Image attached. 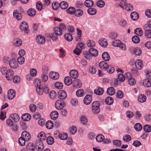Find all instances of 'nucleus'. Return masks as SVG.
<instances>
[{"instance_id": "nucleus-1", "label": "nucleus", "mask_w": 151, "mask_h": 151, "mask_svg": "<svg viewBox=\"0 0 151 151\" xmlns=\"http://www.w3.org/2000/svg\"><path fill=\"white\" fill-rule=\"evenodd\" d=\"M35 84L36 85V91L38 94L42 95L43 93L46 94L48 93L49 89L47 86L45 84H42L40 80L38 78L35 80Z\"/></svg>"}, {"instance_id": "nucleus-2", "label": "nucleus", "mask_w": 151, "mask_h": 151, "mask_svg": "<svg viewBox=\"0 0 151 151\" xmlns=\"http://www.w3.org/2000/svg\"><path fill=\"white\" fill-rule=\"evenodd\" d=\"M100 103L97 101L93 102L92 104V112L94 114H98L100 112Z\"/></svg>"}, {"instance_id": "nucleus-3", "label": "nucleus", "mask_w": 151, "mask_h": 151, "mask_svg": "<svg viewBox=\"0 0 151 151\" xmlns=\"http://www.w3.org/2000/svg\"><path fill=\"white\" fill-rule=\"evenodd\" d=\"M28 25L27 23L25 22L21 23L20 26V28L22 31H23L26 34L28 33L29 29H28Z\"/></svg>"}, {"instance_id": "nucleus-4", "label": "nucleus", "mask_w": 151, "mask_h": 151, "mask_svg": "<svg viewBox=\"0 0 151 151\" xmlns=\"http://www.w3.org/2000/svg\"><path fill=\"white\" fill-rule=\"evenodd\" d=\"M36 149L38 151H42L44 149V146L42 141L40 139L36 140L35 143Z\"/></svg>"}, {"instance_id": "nucleus-5", "label": "nucleus", "mask_w": 151, "mask_h": 151, "mask_svg": "<svg viewBox=\"0 0 151 151\" xmlns=\"http://www.w3.org/2000/svg\"><path fill=\"white\" fill-rule=\"evenodd\" d=\"M65 105L64 100H57L55 103V106L58 109H62L64 107Z\"/></svg>"}, {"instance_id": "nucleus-6", "label": "nucleus", "mask_w": 151, "mask_h": 151, "mask_svg": "<svg viewBox=\"0 0 151 151\" xmlns=\"http://www.w3.org/2000/svg\"><path fill=\"white\" fill-rule=\"evenodd\" d=\"M35 146L33 143H28L26 146V148L22 149L21 151H35Z\"/></svg>"}, {"instance_id": "nucleus-7", "label": "nucleus", "mask_w": 151, "mask_h": 151, "mask_svg": "<svg viewBox=\"0 0 151 151\" xmlns=\"http://www.w3.org/2000/svg\"><path fill=\"white\" fill-rule=\"evenodd\" d=\"M6 75V77L8 80H12L14 75L13 70L11 69H9L7 70Z\"/></svg>"}, {"instance_id": "nucleus-8", "label": "nucleus", "mask_w": 151, "mask_h": 151, "mask_svg": "<svg viewBox=\"0 0 151 151\" xmlns=\"http://www.w3.org/2000/svg\"><path fill=\"white\" fill-rule=\"evenodd\" d=\"M37 42L40 45L44 44L45 42V39L44 36H42L40 35L37 36L36 38Z\"/></svg>"}, {"instance_id": "nucleus-9", "label": "nucleus", "mask_w": 151, "mask_h": 151, "mask_svg": "<svg viewBox=\"0 0 151 151\" xmlns=\"http://www.w3.org/2000/svg\"><path fill=\"white\" fill-rule=\"evenodd\" d=\"M13 16L14 18L18 21H20L22 19V16L21 13H19L17 10H14L13 13Z\"/></svg>"}, {"instance_id": "nucleus-10", "label": "nucleus", "mask_w": 151, "mask_h": 151, "mask_svg": "<svg viewBox=\"0 0 151 151\" xmlns=\"http://www.w3.org/2000/svg\"><path fill=\"white\" fill-rule=\"evenodd\" d=\"M67 96V93L64 90H60L58 93V97L60 99L64 100Z\"/></svg>"}, {"instance_id": "nucleus-11", "label": "nucleus", "mask_w": 151, "mask_h": 151, "mask_svg": "<svg viewBox=\"0 0 151 151\" xmlns=\"http://www.w3.org/2000/svg\"><path fill=\"white\" fill-rule=\"evenodd\" d=\"M28 141L31 139V135L29 133L26 131L23 132L21 134V137Z\"/></svg>"}, {"instance_id": "nucleus-12", "label": "nucleus", "mask_w": 151, "mask_h": 151, "mask_svg": "<svg viewBox=\"0 0 151 151\" xmlns=\"http://www.w3.org/2000/svg\"><path fill=\"white\" fill-rule=\"evenodd\" d=\"M50 77L53 80H56L59 77V73L55 72H51L49 74Z\"/></svg>"}, {"instance_id": "nucleus-13", "label": "nucleus", "mask_w": 151, "mask_h": 151, "mask_svg": "<svg viewBox=\"0 0 151 151\" xmlns=\"http://www.w3.org/2000/svg\"><path fill=\"white\" fill-rule=\"evenodd\" d=\"M15 95V92L14 90L10 89L8 91L7 96L9 99H12L14 98Z\"/></svg>"}, {"instance_id": "nucleus-14", "label": "nucleus", "mask_w": 151, "mask_h": 151, "mask_svg": "<svg viewBox=\"0 0 151 151\" xmlns=\"http://www.w3.org/2000/svg\"><path fill=\"white\" fill-rule=\"evenodd\" d=\"M92 100L91 96L90 95H86L83 100L84 103L86 105H88L90 104Z\"/></svg>"}, {"instance_id": "nucleus-15", "label": "nucleus", "mask_w": 151, "mask_h": 151, "mask_svg": "<svg viewBox=\"0 0 151 151\" xmlns=\"http://www.w3.org/2000/svg\"><path fill=\"white\" fill-rule=\"evenodd\" d=\"M146 26H144L145 30V36L147 38H151V29L146 27Z\"/></svg>"}, {"instance_id": "nucleus-16", "label": "nucleus", "mask_w": 151, "mask_h": 151, "mask_svg": "<svg viewBox=\"0 0 151 151\" xmlns=\"http://www.w3.org/2000/svg\"><path fill=\"white\" fill-rule=\"evenodd\" d=\"M70 76L73 78L76 79L77 78L78 76V72L75 70H72L70 72Z\"/></svg>"}, {"instance_id": "nucleus-17", "label": "nucleus", "mask_w": 151, "mask_h": 151, "mask_svg": "<svg viewBox=\"0 0 151 151\" xmlns=\"http://www.w3.org/2000/svg\"><path fill=\"white\" fill-rule=\"evenodd\" d=\"M104 90L103 88L97 87L94 90V93L97 95H101L104 93Z\"/></svg>"}, {"instance_id": "nucleus-18", "label": "nucleus", "mask_w": 151, "mask_h": 151, "mask_svg": "<svg viewBox=\"0 0 151 151\" xmlns=\"http://www.w3.org/2000/svg\"><path fill=\"white\" fill-rule=\"evenodd\" d=\"M89 52L92 55L95 57L98 56V51L96 49L93 48H90L89 49Z\"/></svg>"}, {"instance_id": "nucleus-19", "label": "nucleus", "mask_w": 151, "mask_h": 151, "mask_svg": "<svg viewBox=\"0 0 151 151\" xmlns=\"http://www.w3.org/2000/svg\"><path fill=\"white\" fill-rule=\"evenodd\" d=\"M80 119L81 123L84 125L87 124L88 119L85 116L81 115L80 116Z\"/></svg>"}, {"instance_id": "nucleus-20", "label": "nucleus", "mask_w": 151, "mask_h": 151, "mask_svg": "<svg viewBox=\"0 0 151 151\" xmlns=\"http://www.w3.org/2000/svg\"><path fill=\"white\" fill-rule=\"evenodd\" d=\"M58 113L57 111H54L51 113L50 116L52 119L55 120L58 118Z\"/></svg>"}, {"instance_id": "nucleus-21", "label": "nucleus", "mask_w": 151, "mask_h": 151, "mask_svg": "<svg viewBox=\"0 0 151 151\" xmlns=\"http://www.w3.org/2000/svg\"><path fill=\"white\" fill-rule=\"evenodd\" d=\"M106 92L109 95L112 96L115 93V90L113 87H109L107 89Z\"/></svg>"}, {"instance_id": "nucleus-22", "label": "nucleus", "mask_w": 151, "mask_h": 151, "mask_svg": "<svg viewBox=\"0 0 151 151\" xmlns=\"http://www.w3.org/2000/svg\"><path fill=\"white\" fill-rule=\"evenodd\" d=\"M10 117L16 122H18L20 119L19 116L17 114L15 113L11 114Z\"/></svg>"}, {"instance_id": "nucleus-23", "label": "nucleus", "mask_w": 151, "mask_h": 151, "mask_svg": "<svg viewBox=\"0 0 151 151\" xmlns=\"http://www.w3.org/2000/svg\"><path fill=\"white\" fill-rule=\"evenodd\" d=\"M73 84L74 87L77 88H80L82 86L81 83L79 79H77L73 81Z\"/></svg>"}, {"instance_id": "nucleus-24", "label": "nucleus", "mask_w": 151, "mask_h": 151, "mask_svg": "<svg viewBox=\"0 0 151 151\" xmlns=\"http://www.w3.org/2000/svg\"><path fill=\"white\" fill-rule=\"evenodd\" d=\"M9 63L10 66H17L18 65L17 62L15 58L11 59Z\"/></svg>"}, {"instance_id": "nucleus-25", "label": "nucleus", "mask_w": 151, "mask_h": 151, "mask_svg": "<svg viewBox=\"0 0 151 151\" xmlns=\"http://www.w3.org/2000/svg\"><path fill=\"white\" fill-rule=\"evenodd\" d=\"M37 136L39 139H40L42 141L45 140L46 138L45 133L43 132L39 133Z\"/></svg>"}, {"instance_id": "nucleus-26", "label": "nucleus", "mask_w": 151, "mask_h": 151, "mask_svg": "<svg viewBox=\"0 0 151 151\" xmlns=\"http://www.w3.org/2000/svg\"><path fill=\"white\" fill-rule=\"evenodd\" d=\"M99 45L104 47H106L108 45V42L105 39H101L99 41Z\"/></svg>"}, {"instance_id": "nucleus-27", "label": "nucleus", "mask_w": 151, "mask_h": 151, "mask_svg": "<svg viewBox=\"0 0 151 151\" xmlns=\"http://www.w3.org/2000/svg\"><path fill=\"white\" fill-rule=\"evenodd\" d=\"M21 118L24 121H28L31 119V116L28 114H25L22 115Z\"/></svg>"}, {"instance_id": "nucleus-28", "label": "nucleus", "mask_w": 151, "mask_h": 151, "mask_svg": "<svg viewBox=\"0 0 151 151\" xmlns=\"http://www.w3.org/2000/svg\"><path fill=\"white\" fill-rule=\"evenodd\" d=\"M93 4V2L92 0H86L84 2L85 5L88 7H92Z\"/></svg>"}, {"instance_id": "nucleus-29", "label": "nucleus", "mask_w": 151, "mask_h": 151, "mask_svg": "<svg viewBox=\"0 0 151 151\" xmlns=\"http://www.w3.org/2000/svg\"><path fill=\"white\" fill-rule=\"evenodd\" d=\"M102 57L103 59L105 61H108L110 59L109 54L106 52H103L102 54Z\"/></svg>"}, {"instance_id": "nucleus-30", "label": "nucleus", "mask_w": 151, "mask_h": 151, "mask_svg": "<svg viewBox=\"0 0 151 151\" xmlns=\"http://www.w3.org/2000/svg\"><path fill=\"white\" fill-rule=\"evenodd\" d=\"M131 17L134 20H136L139 18V16L138 13L136 12H133L131 14Z\"/></svg>"}, {"instance_id": "nucleus-31", "label": "nucleus", "mask_w": 151, "mask_h": 151, "mask_svg": "<svg viewBox=\"0 0 151 151\" xmlns=\"http://www.w3.org/2000/svg\"><path fill=\"white\" fill-rule=\"evenodd\" d=\"M64 38L66 40L69 42L72 41L73 39L72 35L68 33L65 34L64 35Z\"/></svg>"}, {"instance_id": "nucleus-32", "label": "nucleus", "mask_w": 151, "mask_h": 151, "mask_svg": "<svg viewBox=\"0 0 151 151\" xmlns=\"http://www.w3.org/2000/svg\"><path fill=\"white\" fill-rule=\"evenodd\" d=\"M146 96L144 95L141 94L139 95L138 98V100L139 102L143 103L146 100Z\"/></svg>"}, {"instance_id": "nucleus-33", "label": "nucleus", "mask_w": 151, "mask_h": 151, "mask_svg": "<svg viewBox=\"0 0 151 151\" xmlns=\"http://www.w3.org/2000/svg\"><path fill=\"white\" fill-rule=\"evenodd\" d=\"M83 14V11L79 8L76 9L75 13V15L77 17H80Z\"/></svg>"}, {"instance_id": "nucleus-34", "label": "nucleus", "mask_w": 151, "mask_h": 151, "mask_svg": "<svg viewBox=\"0 0 151 151\" xmlns=\"http://www.w3.org/2000/svg\"><path fill=\"white\" fill-rule=\"evenodd\" d=\"M100 68H104L107 69L109 73H112L114 72L115 69L113 67H100Z\"/></svg>"}, {"instance_id": "nucleus-35", "label": "nucleus", "mask_w": 151, "mask_h": 151, "mask_svg": "<svg viewBox=\"0 0 151 151\" xmlns=\"http://www.w3.org/2000/svg\"><path fill=\"white\" fill-rule=\"evenodd\" d=\"M64 82L68 86L70 85L72 82V79L69 76H67L65 78Z\"/></svg>"}, {"instance_id": "nucleus-36", "label": "nucleus", "mask_w": 151, "mask_h": 151, "mask_svg": "<svg viewBox=\"0 0 151 151\" xmlns=\"http://www.w3.org/2000/svg\"><path fill=\"white\" fill-rule=\"evenodd\" d=\"M143 85L146 87H149L151 86V80L149 79H145L143 83Z\"/></svg>"}, {"instance_id": "nucleus-37", "label": "nucleus", "mask_w": 151, "mask_h": 151, "mask_svg": "<svg viewBox=\"0 0 151 151\" xmlns=\"http://www.w3.org/2000/svg\"><path fill=\"white\" fill-rule=\"evenodd\" d=\"M105 101L106 104L110 105L113 104L114 100L112 97L109 96L106 99Z\"/></svg>"}, {"instance_id": "nucleus-38", "label": "nucleus", "mask_w": 151, "mask_h": 151, "mask_svg": "<svg viewBox=\"0 0 151 151\" xmlns=\"http://www.w3.org/2000/svg\"><path fill=\"white\" fill-rule=\"evenodd\" d=\"M54 30L55 34L57 35L60 36L62 34V31L58 27L55 28Z\"/></svg>"}, {"instance_id": "nucleus-39", "label": "nucleus", "mask_w": 151, "mask_h": 151, "mask_svg": "<svg viewBox=\"0 0 151 151\" xmlns=\"http://www.w3.org/2000/svg\"><path fill=\"white\" fill-rule=\"evenodd\" d=\"M59 6L61 9H65L68 7V5L67 2L64 1L60 3Z\"/></svg>"}, {"instance_id": "nucleus-40", "label": "nucleus", "mask_w": 151, "mask_h": 151, "mask_svg": "<svg viewBox=\"0 0 151 151\" xmlns=\"http://www.w3.org/2000/svg\"><path fill=\"white\" fill-rule=\"evenodd\" d=\"M45 126L48 129H51L53 126V124L52 121L49 120L46 122Z\"/></svg>"}, {"instance_id": "nucleus-41", "label": "nucleus", "mask_w": 151, "mask_h": 151, "mask_svg": "<svg viewBox=\"0 0 151 151\" xmlns=\"http://www.w3.org/2000/svg\"><path fill=\"white\" fill-rule=\"evenodd\" d=\"M134 127L135 130L137 131H140L142 129V126L139 123H137L134 124Z\"/></svg>"}, {"instance_id": "nucleus-42", "label": "nucleus", "mask_w": 151, "mask_h": 151, "mask_svg": "<svg viewBox=\"0 0 151 151\" xmlns=\"http://www.w3.org/2000/svg\"><path fill=\"white\" fill-rule=\"evenodd\" d=\"M36 13V11L34 9H30L28 11V14L30 16H33Z\"/></svg>"}, {"instance_id": "nucleus-43", "label": "nucleus", "mask_w": 151, "mask_h": 151, "mask_svg": "<svg viewBox=\"0 0 151 151\" xmlns=\"http://www.w3.org/2000/svg\"><path fill=\"white\" fill-rule=\"evenodd\" d=\"M131 63H133V65H135V66H137V65L139 66H142L143 65L142 62V61L138 59L136 61H132Z\"/></svg>"}, {"instance_id": "nucleus-44", "label": "nucleus", "mask_w": 151, "mask_h": 151, "mask_svg": "<svg viewBox=\"0 0 151 151\" xmlns=\"http://www.w3.org/2000/svg\"><path fill=\"white\" fill-rule=\"evenodd\" d=\"M88 13L91 15H94L96 13V10L92 8H90L87 10Z\"/></svg>"}, {"instance_id": "nucleus-45", "label": "nucleus", "mask_w": 151, "mask_h": 151, "mask_svg": "<svg viewBox=\"0 0 151 151\" xmlns=\"http://www.w3.org/2000/svg\"><path fill=\"white\" fill-rule=\"evenodd\" d=\"M134 32L136 35L140 36H142L143 34V31L140 28H137L134 31Z\"/></svg>"}, {"instance_id": "nucleus-46", "label": "nucleus", "mask_w": 151, "mask_h": 151, "mask_svg": "<svg viewBox=\"0 0 151 151\" xmlns=\"http://www.w3.org/2000/svg\"><path fill=\"white\" fill-rule=\"evenodd\" d=\"M104 138V136L102 134H99L96 136V139L99 142H103Z\"/></svg>"}, {"instance_id": "nucleus-47", "label": "nucleus", "mask_w": 151, "mask_h": 151, "mask_svg": "<svg viewBox=\"0 0 151 151\" xmlns=\"http://www.w3.org/2000/svg\"><path fill=\"white\" fill-rule=\"evenodd\" d=\"M57 94L56 92L54 91H51L49 94V96L52 99H54L56 97Z\"/></svg>"}, {"instance_id": "nucleus-48", "label": "nucleus", "mask_w": 151, "mask_h": 151, "mask_svg": "<svg viewBox=\"0 0 151 151\" xmlns=\"http://www.w3.org/2000/svg\"><path fill=\"white\" fill-rule=\"evenodd\" d=\"M55 86L57 89H61L63 87V84L60 82H57L55 83Z\"/></svg>"}, {"instance_id": "nucleus-49", "label": "nucleus", "mask_w": 151, "mask_h": 151, "mask_svg": "<svg viewBox=\"0 0 151 151\" xmlns=\"http://www.w3.org/2000/svg\"><path fill=\"white\" fill-rule=\"evenodd\" d=\"M19 143L22 146H24L25 144L26 141L27 140L21 137L19 139Z\"/></svg>"}, {"instance_id": "nucleus-50", "label": "nucleus", "mask_w": 151, "mask_h": 151, "mask_svg": "<svg viewBox=\"0 0 151 151\" xmlns=\"http://www.w3.org/2000/svg\"><path fill=\"white\" fill-rule=\"evenodd\" d=\"M47 142L50 145H52L54 142V138L51 136H49L47 138Z\"/></svg>"}, {"instance_id": "nucleus-51", "label": "nucleus", "mask_w": 151, "mask_h": 151, "mask_svg": "<svg viewBox=\"0 0 151 151\" xmlns=\"http://www.w3.org/2000/svg\"><path fill=\"white\" fill-rule=\"evenodd\" d=\"M84 92L82 89L78 90L76 92V94L78 97H81L83 96Z\"/></svg>"}, {"instance_id": "nucleus-52", "label": "nucleus", "mask_w": 151, "mask_h": 151, "mask_svg": "<svg viewBox=\"0 0 151 151\" xmlns=\"http://www.w3.org/2000/svg\"><path fill=\"white\" fill-rule=\"evenodd\" d=\"M87 44L89 47H94L95 45V42L94 41L89 40L87 41Z\"/></svg>"}, {"instance_id": "nucleus-53", "label": "nucleus", "mask_w": 151, "mask_h": 151, "mask_svg": "<svg viewBox=\"0 0 151 151\" xmlns=\"http://www.w3.org/2000/svg\"><path fill=\"white\" fill-rule=\"evenodd\" d=\"M143 129L147 132H149L151 131V126L149 125H145L143 127Z\"/></svg>"}, {"instance_id": "nucleus-54", "label": "nucleus", "mask_w": 151, "mask_h": 151, "mask_svg": "<svg viewBox=\"0 0 151 151\" xmlns=\"http://www.w3.org/2000/svg\"><path fill=\"white\" fill-rule=\"evenodd\" d=\"M119 80L122 82H124L125 80V78L124 75L122 73H119L117 76Z\"/></svg>"}, {"instance_id": "nucleus-55", "label": "nucleus", "mask_w": 151, "mask_h": 151, "mask_svg": "<svg viewBox=\"0 0 151 151\" xmlns=\"http://www.w3.org/2000/svg\"><path fill=\"white\" fill-rule=\"evenodd\" d=\"M132 40L133 42L136 44L139 43L140 41V39L138 37L135 35L132 38Z\"/></svg>"}, {"instance_id": "nucleus-56", "label": "nucleus", "mask_w": 151, "mask_h": 151, "mask_svg": "<svg viewBox=\"0 0 151 151\" xmlns=\"http://www.w3.org/2000/svg\"><path fill=\"white\" fill-rule=\"evenodd\" d=\"M134 54L136 56H140L142 54V51L139 47H136Z\"/></svg>"}, {"instance_id": "nucleus-57", "label": "nucleus", "mask_w": 151, "mask_h": 151, "mask_svg": "<svg viewBox=\"0 0 151 151\" xmlns=\"http://www.w3.org/2000/svg\"><path fill=\"white\" fill-rule=\"evenodd\" d=\"M76 9L73 7H70L67 10V12L68 14H74Z\"/></svg>"}, {"instance_id": "nucleus-58", "label": "nucleus", "mask_w": 151, "mask_h": 151, "mask_svg": "<svg viewBox=\"0 0 151 151\" xmlns=\"http://www.w3.org/2000/svg\"><path fill=\"white\" fill-rule=\"evenodd\" d=\"M132 139L131 136L129 134H126L123 137V140L125 142H129Z\"/></svg>"}, {"instance_id": "nucleus-59", "label": "nucleus", "mask_w": 151, "mask_h": 151, "mask_svg": "<svg viewBox=\"0 0 151 151\" xmlns=\"http://www.w3.org/2000/svg\"><path fill=\"white\" fill-rule=\"evenodd\" d=\"M68 137V134L66 133L63 132V133H61L59 138L61 139L64 140L66 139Z\"/></svg>"}, {"instance_id": "nucleus-60", "label": "nucleus", "mask_w": 151, "mask_h": 151, "mask_svg": "<svg viewBox=\"0 0 151 151\" xmlns=\"http://www.w3.org/2000/svg\"><path fill=\"white\" fill-rule=\"evenodd\" d=\"M24 58L22 56L19 57L17 58V61L20 65H22L24 62Z\"/></svg>"}, {"instance_id": "nucleus-61", "label": "nucleus", "mask_w": 151, "mask_h": 151, "mask_svg": "<svg viewBox=\"0 0 151 151\" xmlns=\"http://www.w3.org/2000/svg\"><path fill=\"white\" fill-rule=\"evenodd\" d=\"M96 5L98 7L101 8L105 5V3L102 0H99L97 2Z\"/></svg>"}, {"instance_id": "nucleus-62", "label": "nucleus", "mask_w": 151, "mask_h": 151, "mask_svg": "<svg viewBox=\"0 0 151 151\" xmlns=\"http://www.w3.org/2000/svg\"><path fill=\"white\" fill-rule=\"evenodd\" d=\"M119 25L123 27H125L127 25V22L124 19H121L119 22Z\"/></svg>"}, {"instance_id": "nucleus-63", "label": "nucleus", "mask_w": 151, "mask_h": 151, "mask_svg": "<svg viewBox=\"0 0 151 151\" xmlns=\"http://www.w3.org/2000/svg\"><path fill=\"white\" fill-rule=\"evenodd\" d=\"M125 6V9L128 11H131L133 10V6L130 4H126Z\"/></svg>"}, {"instance_id": "nucleus-64", "label": "nucleus", "mask_w": 151, "mask_h": 151, "mask_svg": "<svg viewBox=\"0 0 151 151\" xmlns=\"http://www.w3.org/2000/svg\"><path fill=\"white\" fill-rule=\"evenodd\" d=\"M36 7L38 10L41 11L42 9V5L40 1H38L37 3Z\"/></svg>"}]
</instances>
